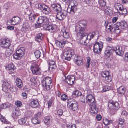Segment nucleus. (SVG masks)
I'll return each instance as SVG.
<instances>
[{"instance_id":"obj_1","label":"nucleus","mask_w":128,"mask_h":128,"mask_svg":"<svg viewBox=\"0 0 128 128\" xmlns=\"http://www.w3.org/2000/svg\"><path fill=\"white\" fill-rule=\"evenodd\" d=\"M86 26V22L84 20L80 21L75 26V31L77 32V38L80 40V42L82 44L86 45L91 38L96 34V32L90 33L88 35L84 32Z\"/></svg>"},{"instance_id":"obj_2","label":"nucleus","mask_w":128,"mask_h":128,"mask_svg":"<svg viewBox=\"0 0 128 128\" xmlns=\"http://www.w3.org/2000/svg\"><path fill=\"white\" fill-rule=\"evenodd\" d=\"M62 0L66 3H70L67 10V12L72 14H74L77 9V3L75 1L72 0Z\"/></svg>"},{"instance_id":"obj_3","label":"nucleus","mask_w":128,"mask_h":128,"mask_svg":"<svg viewBox=\"0 0 128 128\" xmlns=\"http://www.w3.org/2000/svg\"><path fill=\"white\" fill-rule=\"evenodd\" d=\"M51 78L47 77L44 78L42 80V85L45 90H49L52 88Z\"/></svg>"},{"instance_id":"obj_4","label":"nucleus","mask_w":128,"mask_h":128,"mask_svg":"<svg viewBox=\"0 0 128 128\" xmlns=\"http://www.w3.org/2000/svg\"><path fill=\"white\" fill-rule=\"evenodd\" d=\"M74 55H75L74 50H73L70 49L64 52L62 58L64 61L66 62L70 60L71 58Z\"/></svg>"},{"instance_id":"obj_5","label":"nucleus","mask_w":128,"mask_h":128,"mask_svg":"<svg viewBox=\"0 0 128 128\" xmlns=\"http://www.w3.org/2000/svg\"><path fill=\"white\" fill-rule=\"evenodd\" d=\"M113 26L114 27V29L117 31L116 33H119L120 31V28L124 29L126 28L128 26L126 22L124 21L121 22H117L116 24L114 25Z\"/></svg>"},{"instance_id":"obj_6","label":"nucleus","mask_w":128,"mask_h":128,"mask_svg":"<svg viewBox=\"0 0 128 128\" xmlns=\"http://www.w3.org/2000/svg\"><path fill=\"white\" fill-rule=\"evenodd\" d=\"M40 64L36 62L30 66V70L32 74L35 75H40L41 72V70L39 67Z\"/></svg>"},{"instance_id":"obj_7","label":"nucleus","mask_w":128,"mask_h":128,"mask_svg":"<svg viewBox=\"0 0 128 128\" xmlns=\"http://www.w3.org/2000/svg\"><path fill=\"white\" fill-rule=\"evenodd\" d=\"M108 106L110 110V112H113V114H114L116 111L120 108L118 103L116 102L113 101L109 102Z\"/></svg>"},{"instance_id":"obj_8","label":"nucleus","mask_w":128,"mask_h":128,"mask_svg":"<svg viewBox=\"0 0 128 128\" xmlns=\"http://www.w3.org/2000/svg\"><path fill=\"white\" fill-rule=\"evenodd\" d=\"M37 24L38 27L40 26L48 25L49 22L48 19L46 16H40L38 17V20Z\"/></svg>"},{"instance_id":"obj_9","label":"nucleus","mask_w":128,"mask_h":128,"mask_svg":"<svg viewBox=\"0 0 128 128\" xmlns=\"http://www.w3.org/2000/svg\"><path fill=\"white\" fill-rule=\"evenodd\" d=\"M38 8L42 10L46 14H49L50 12V10L48 6L43 4L39 3L38 4Z\"/></svg>"},{"instance_id":"obj_10","label":"nucleus","mask_w":128,"mask_h":128,"mask_svg":"<svg viewBox=\"0 0 128 128\" xmlns=\"http://www.w3.org/2000/svg\"><path fill=\"white\" fill-rule=\"evenodd\" d=\"M68 104L69 105L70 108L73 111H76L78 108V103L74 99H70L68 100Z\"/></svg>"},{"instance_id":"obj_11","label":"nucleus","mask_w":128,"mask_h":128,"mask_svg":"<svg viewBox=\"0 0 128 128\" xmlns=\"http://www.w3.org/2000/svg\"><path fill=\"white\" fill-rule=\"evenodd\" d=\"M103 44L102 42H97L94 46L93 51L95 53L98 54L100 53L103 47Z\"/></svg>"},{"instance_id":"obj_12","label":"nucleus","mask_w":128,"mask_h":128,"mask_svg":"<svg viewBox=\"0 0 128 128\" xmlns=\"http://www.w3.org/2000/svg\"><path fill=\"white\" fill-rule=\"evenodd\" d=\"M24 48H21L20 49L17 50L16 53L13 54L14 58L16 60L20 59L21 57L24 55Z\"/></svg>"},{"instance_id":"obj_13","label":"nucleus","mask_w":128,"mask_h":128,"mask_svg":"<svg viewBox=\"0 0 128 128\" xmlns=\"http://www.w3.org/2000/svg\"><path fill=\"white\" fill-rule=\"evenodd\" d=\"M102 76L105 78V80L108 82H110L112 80V78L110 75H109V72L104 71L102 72Z\"/></svg>"},{"instance_id":"obj_14","label":"nucleus","mask_w":128,"mask_h":128,"mask_svg":"<svg viewBox=\"0 0 128 128\" xmlns=\"http://www.w3.org/2000/svg\"><path fill=\"white\" fill-rule=\"evenodd\" d=\"M66 11L62 10L57 13L56 18L60 20H63L66 17Z\"/></svg>"},{"instance_id":"obj_15","label":"nucleus","mask_w":128,"mask_h":128,"mask_svg":"<svg viewBox=\"0 0 128 128\" xmlns=\"http://www.w3.org/2000/svg\"><path fill=\"white\" fill-rule=\"evenodd\" d=\"M86 99L87 102L90 105H91V104H93L96 103L94 98L91 94H88L87 95Z\"/></svg>"},{"instance_id":"obj_16","label":"nucleus","mask_w":128,"mask_h":128,"mask_svg":"<svg viewBox=\"0 0 128 128\" xmlns=\"http://www.w3.org/2000/svg\"><path fill=\"white\" fill-rule=\"evenodd\" d=\"M1 43L2 47L7 48L10 46V42L8 38H5L1 41Z\"/></svg>"},{"instance_id":"obj_17","label":"nucleus","mask_w":128,"mask_h":128,"mask_svg":"<svg viewBox=\"0 0 128 128\" xmlns=\"http://www.w3.org/2000/svg\"><path fill=\"white\" fill-rule=\"evenodd\" d=\"M113 50H114L116 54L120 56H122L124 54V51L122 50L121 47H120L119 46H117L113 48Z\"/></svg>"},{"instance_id":"obj_18","label":"nucleus","mask_w":128,"mask_h":128,"mask_svg":"<svg viewBox=\"0 0 128 128\" xmlns=\"http://www.w3.org/2000/svg\"><path fill=\"white\" fill-rule=\"evenodd\" d=\"M6 68L8 71V73L11 74L14 72L15 67L13 64H9L6 66Z\"/></svg>"},{"instance_id":"obj_19","label":"nucleus","mask_w":128,"mask_h":128,"mask_svg":"<svg viewBox=\"0 0 128 128\" xmlns=\"http://www.w3.org/2000/svg\"><path fill=\"white\" fill-rule=\"evenodd\" d=\"M10 86V83L8 80H4L3 82V84L2 85L3 91L4 92H7Z\"/></svg>"},{"instance_id":"obj_20","label":"nucleus","mask_w":128,"mask_h":128,"mask_svg":"<svg viewBox=\"0 0 128 128\" xmlns=\"http://www.w3.org/2000/svg\"><path fill=\"white\" fill-rule=\"evenodd\" d=\"M49 65V69L50 70L53 71L56 67L54 62L52 60H49L48 62Z\"/></svg>"},{"instance_id":"obj_21","label":"nucleus","mask_w":128,"mask_h":128,"mask_svg":"<svg viewBox=\"0 0 128 128\" xmlns=\"http://www.w3.org/2000/svg\"><path fill=\"white\" fill-rule=\"evenodd\" d=\"M9 21H10V22L12 24L16 25L19 24L20 22V19L18 17L14 16Z\"/></svg>"},{"instance_id":"obj_22","label":"nucleus","mask_w":128,"mask_h":128,"mask_svg":"<svg viewBox=\"0 0 128 128\" xmlns=\"http://www.w3.org/2000/svg\"><path fill=\"white\" fill-rule=\"evenodd\" d=\"M91 104V105H90L91 108L90 111L91 113L92 114H96L97 113L98 110V108H97L96 103Z\"/></svg>"},{"instance_id":"obj_23","label":"nucleus","mask_w":128,"mask_h":128,"mask_svg":"<svg viewBox=\"0 0 128 128\" xmlns=\"http://www.w3.org/2000/svg\"><path fill=\"white\" fill-rule=\"evenodd\" d=\"M61 32L64 38H67L70 37V32L68 29L66 28H64L62 29Z\"/></svg>"},{"instance_id":"obj_24","label":"nucleus","mask_w":128,"mask_h":128,"mask_svg":"<svg viewBox=\"0 0 128 128\" xmlns=\"http://www.w3.org/2000/svg\"><path fill=\"white\" fill-rule=\"evenodd\" d=\"M113 51V48L111 46H108L106 48L104 53L106 56L109 57L112 54Z\"/></svg>"},{"instance_id":"obj_25","label":"nucleus","mask_w":128,"mask_h":128,"mask_svg":"<svg viewBox=\"0 0 128 128\" xmlns=\"http://www.w3.org/2000/svg\"><path fill=\"white\" fill-rule=\"evenodd\" d=\"M21 114V112L19 110L15 109L12 115V117L14 120H16L18 118V117L20 116Z\"/></svg>"},{"instance_id":"obj_26","label":"nucleus","mask_w":128,"mask_h":128,"mask_svg":"<svg viewBox=\"0 0 128 128\" xmlns=\"http://www.w3.org/2000/svg\"><path fill=\"white\" fill-rule=\"evenodd\" d=\"M31 102L30 104V106L32 108L37 107L39 104V103L37 99H31Z\"/></svg>"},{"instance_id":"obj_27","label":"nucleus","mask_w":128,"mask_h":128,"mask_svg":"<svg viewBox=\"0 0 128 128\" xmlns=\"http://www.w3.org/2000/svg\"><path fill=\"white\" fill-rule=\"evenodd\" d=\"M54 10L56 11L57 13L62 10V8L60 5L58 4H54L51 6Z\"/></svg>"},{"instance_id":"obj_28","label":"nucleus","mask_w":128,"mask_h":128,"mask_svg":"<svg viewBox=\"0 0 128 128\" xmlns=\"http://www.w3.org/2000/svg\"><path fill=\"white\" fill-rule=\"evenodd\" d=\"M75 78L74 76H68L66 78V82L68 84L72 85L74 84Z\"/></svg>"},{"instance_id":"obj_29","label":"nucleus","mask_w":128,"mask_h":128,"mask_svg":"<svg viewBox=\"0 0 128 128\" xmlns=\"http://www.w3.org/2000/svg\"><path fill=\"white\" fill-rule=\"evenodd\" d=\"M74 59L75 62L78 65L80 66L82 64V58L81 57L79 56L75 57Z\"/></svg>"},{"instance_id":"obj_30","label":"nucleus","mask_w":128,"mask_h":128,"mask_svg":"<svg viewBox=\"0 0 128 128\" xmlns=\"http://www.w3.org/2000/svg\"><path fill=\"white\" fill-rule=\"evenodd\" d=\"M67 42L66 40H62L60 41H58L56 42V44L58 47L60 48H62L64 46V44Z\"/></svg>"},{"instance_id":"obj_31","label":"nucleus","mask_w":128,"mask_h":128,"mask_svg":"<svg viewBox=\"0 0 128 128\" xmlns=\"http://www.w3.org/2000/svg\"><path fill=\"white\" fill-rule=\"evenodd\" d=\"M30 30V26L27 23H25L23 25L22 31L24 32H28Z\"/></svg>"},{"instance_id":"obj_32","label":"nucleus","mask_w":128,"mask_h":128,"mask_svg":"<svg viewBox=\"0 0 128 128\" xmlns=\"http://www.w3.org/2000/svg\"><path fill=\"white\" fill-rule=\"evenodd\" d=\"M126 91V88L124 86H121L118 88V91L120 96H122L124 95Z\"/></svg>"},{"instance_id":"obj_33","label":"nucleus","mask_w":128,"mask_h":128,"mask_svg":"<svg viewBox=\"0 0 128 128\" xmlns=\"http://www.w3.org/2000/svg\"><path fill=\"white\" fill-rule=\"evenodd\" d=\"M16 85L19 88H22L23 86V84L22 80L19 78H18L16 80Z\"/></svg>"},{"instance_id":"obj_34","label":"nucleus","mask_w":128,"mask_h":128,"mask_svg":"<svg viewBox=\"0 0 128 128\" xmlns=\"http://www.w3.org/2000/svg\"><path fill=\"white\" fill-rule=\"evenodd\" d=\"M114 7L115 9L117 11H118V10L122 11L124 8L122 5L119 3L116 4L114 5Z\"/></svg>"},{"instance_id":"obj_35","label":"nucleus","mask_w":128,"mask_h":128,"mask_svg":"<svg viewBox=\"0 0 128 128\" xmlns=\"http://www.w3.org/2000/svg\"><path fill=\"white\" fill-rule=\"evenodd\" d=\"M44 121L47 124H50L52 121V117L50 116L46 117L44 119Z\"/></svg>"},{"instance_id":"obj_36","label":"nucleus","mask_w":128,"mask_h":128,"mask_svg":"<svg viewBox=\"0 0 128 128\" xmlns=\"http://www.w3.org/2000/svg\"><path fill=\"white\" fill-rule=\"evenodd\" d=\"M43 35L41 34H38L35 38V40L38 42H40L43 39Z\"/></svg>"},{"instance_id":"obj_37","label":"nucleus","mask_w":128,"mask_h":128,"mask_svg":"<svg viewBox=\"0 0 128 128\" xmlns=\"http://www.w3.org/2000/svg\"><path fill=\"white\" fill-rule=\"evenodd\" d=\"M46 30L51 32H54L56 30L55 27L51 25H49L48 26L47 25Z\"/></svg>"},{"instance_id":"obj_38","label":"nucleus","mask_w":128,"mask_h":128,"mask_svg":"<svg viewBox=\"0 0 128 128\" xmlns=\"http://www.w3.org/2000/svg\"><path fill=\"white\" fill-rule=\"evenodd\" d=\"M27 120L26 117H24L18 120V122L20 124H24Z\"/></svg>"},{"instance_id":"obj_39","label":"nucleus","mask_w":128,"mask_h":128,"mask_svg":"<svg viewBox=\"0 0 128 128\" xmlns=\"http://www.w3.org/2000/svg\"><path fill=\"white\" fill-rule=\"evenodd\" d=\"M12 52V51L9 48L7 49L5 52V55L7 56H10Z\"/></svg>"},{"instance_id":"obj_40","label":"nucleus","mask_w":128,"mask_h":128,"mask_svg":"<svg viewBox=\"0 0 128 128\" xmlns=\"http://www.w3.org/2000/svg\"><path fill=\"white\" fill-rule=\"evenodd\" d=\"M81 94L82 93L76 90L74 92L72 96L74 97H76L80 96Z\"/></svg>"},{"instance_id":"obj_41","label":"nucleus","mask_w":128,"mask_h":128,"mask_svg":"<svg viewBox=\"0 0 128 128\" xmlns=\"http://www.w3.org/2000/svg\"><path fill=\"white\" fill-rule=\"evenodd\" d=\"M32 122L34 124H39L40 122L38 119L34 117L32 119Z\"/></svg>"},{"instance_id":"obj_42","label":"nucleus","mask_w":128,"mask_h":128,"mask_svg":"<svg viewBox=\"0 0 128 128\" xmlns=\"http://www.w3.org/2000/svg\"><path fill=\"white\" fill-rule=\"evenodd\" d=\"M114 24H112V27H110V28H107V30H108V32H110L112 31H115V32H116V31H117L116 30V29H114L115 28L113 26V25H114Z\"/></svg>"},{"instance_id":"obj_43","label":"nucleus","mask_w":128,"mask_h":128,"mask_svg":"<svg viewBox=\"0 0 128 128\" xmlns=\"http://www.w3.org/2000/svg\"><path fill=\"white\" fill-rule=\"evenodd\" d=\"M34 55L36 57L38 58L40 57L41 53L39 50H37L34 52Z\"/></svg>"},{"instance_id":"obj_44","label":"nucleus","mask_w":128,"mask_h":128,"mask_svg":"<svg viewBox=\"0 0 128 128\" xmlns=\"http://www.w3.org/2000/svg\"><path fill=\"white\" fill-rule=\"evenodd\" d=\"M102 88V90L103 92L108 91L111 88L110 86L107 85L104 86Z\"/></svg>"},{"instance_id":"obj_45","label":"nucleus","mask_w":128,"mask_h":128,"mask_svg":"<svg viewBox=\"0 0 128 128\" xmlns=\"http://www.w3.org/2000/svg\"><path fill=\"white\" fill-rule=\"evenodd\" d=\"M103 122L104 124L108 125L111 124L112 122V121L111 120H108L107 119H105L104 120Z\"/></svg>"},{"instance_id":"obj_46","label":"nucleus","mask_w":128,"mask_h":128,"mask_svg":"<svg viewBox=\"0 0 128 128\" xmlns=\"http://www.w3.org/2000/svg\"><path fill=\"white\" fill-rule=\"evenodd\" d=\"M99 2L100 6L101 7H104L106 5V2L104 0H100Z\"/></svg>"},{"instance_id":"obj_47","label":"nucleus","mask_w":128,"mask_h":128,"mask_svg":"<svg viewBox=\"0 0 128 128\" xmlns=\"http://www.w3.org/2000/svg\"><path fill=\"white\" fill-rule=\"evenodd\" d=\"M36 15L34 14H32L29 16V19L32 21H34L36 18Z\"/></svg>"},{"instance_id":"obj_48","label":"nucleus","mask_w":128,"mask_h":128,"mask_svg":"<svg viewBox=\"0 0 128 128\" xmlns=\"http://www.w3.org/2000/svg\"><path fill=\"white\" fill-rule=\"evenodd\" d=\"M8 90H10V92H15L16 90V89L15 87H11L10 85V87L8 88Z\"/></svg>"},{"instance_id":"obj_49","label":"nucleus","mask_w":128,"mask_h":128,"mask_svg":"<svg viewBox=\"0 0 128 128\" xmlns=\"http://www.w3.org/2000/svg\"><path fill=\"white\" fill-rule=\"evenodd\" d=\"M119 123L120 124H122L125 121L124 119V118L122 116H120L119 119Z\"/></svg>"},{"instance_id":"obj_50","label":"nucleus","mask_w":128,"mask_h":128,"mask_svg":"<svg viewBox=\"0 0 128 128\" xmlns=\"http://www.w3.org/2000/svg\"><path fill=\"white\" fill-rule=\"evenodd\" d=\"M67 96L65 94H63L61 95V98L62 100H66L67 98Z\"/></svg>"},{"instance_id":"obj_51","label":"nucleus","mask_w":128,"mask_h":128,"mask_svg":"<svg viewBox=\"0 0 128 128\" xmlns=\"http://www.w3.org/2000/svg\"><path fill=\"white\" fill-rule=\"evenodd\" d=\"M8 105L6 104H4L0 106V108L1 110L2 109H5L7 107H8Z\"/></svg>"},{"instance_id":"obj_52","label":"nucleus","mask_w":128,"mask_h":128,"mask_svg":"<svg viewBox=\"0 0 128 128\" xmlns=\"http://www.w3.org/2000/svg\"><path fill=\"white\" fill-rule=\"evenodd\" d=\"M128 114L127 112H126L125 110H123L122 111L121 113V116H126Z\"/></svg>"},{"instance_id":"obj_53","label":"nucleus","mask_w":128,"mask_h":128,"mask_svg":"<svg viewBox=\"0 0 128 128\" xmlns=\"http://www.w3.org/2000/svg\"><path fill=\"white\" fill-rule=\"evenodd\" d=\"M16 105L18 107H20L22 105L21 102L19 101H18L15 102Z\"/></svg>"},{"instance_id":"obj_54","label":"nucleus","mask_w":128,"mask_h":128,"mask_svg":"<svg viewBox=\"0 0 128 128\" xmlns=\"http://www.w3.org/2000/svg\"><path fill=\"white\" fill-rule=\"evenodd\" d=\"M0 119L2 122H5L6 119L1 114H0Z\"/></svg>"},{"instance_id":"obj_55","label":"nucleus","mask_w":128,"mask_h":128,"mask_svg":"<svg viewBox=\"0 0 128 128\" xmlns=\"http://www.w3.org/2000/svg\"><path fill=\"white\" fill-rule=\"evenodd\" d=\"M90 59V57L88 58L87 59V62L86 63V66L88 68L89 67Z\"/></svg>"},{"instance_id":"obj_56","label":"nucleus","mask_w":128,"mask_h":128,"mask_svg":"<svg viewBox=\"0 0 128 128\" xmlns=\"http://www.w3.org/2000/svg\"><path fill=\"white\" fill-rule=\"evenodd\" d=\"M63 113V111L61 109L59 110L57 112V114L58 115L60 116L62 115V114Z\"/></svg>"},{"instance_id":"obj_57","label":"nucleus","mask_w":128,"mask_h":128,"mask_svg":"<svg viewBox=\"0 0 128 128\" xmlns=\"http://www.w3.org/2000/svg\"><path fill=\"white\" fill-rule=\"evenodd\" d=\"M124 60L126 62L128 61V52H126L125 54Z\"/></svg>"},{"instance_id":"obj_58","label":"nucleus","mask_w":128,"mask_h":128,"mask_svg":"<svg viewBox=\"0 0 128 128\" xmlns=\"http://www.w3.org/2000/svg\"><path fill=\"white\" fill-rule=\"evenodd\" d=\"M118 19V18L117 17H114L112 20V22L113 24H116V23H115L116 21H117Z\"/></svg>"},{"instance_id":"obj_59","label":"nucleus","mask_w":128,"mask_h":128,"mask_svg":"<svg viewBox=\"0 0 128 128\" xmlns=\"http://www.w3.org/2000/svg\"><path fill=\"white\" fill-rule=\"evenodd\" d=\"M27 94L25 92H23L22 94V95L24 99H26L27 98Z\"/></svg>"},{"instance_id":"obj_60","label":"nucleus","mask_w":128,"mask_h":128,"mask_svg":"<svg viewBox=\"0 0 128 128\" xmlns=\"http://www.w3.org/2000/svg\"><path fill=\"white\" fill-rule=\"evenodd\" d=\"M80 100L82 102H84V98L83 95L81 96L80 98Z\"/></svg>"},{"instance_id":"obj_61","label":"nucleus","mask_w":128,"mask_h":128,"mask_svg":"<svg viewBox=\"0 0 128 128\" xmlns=\"http://www.w3.org/2000/svg\"><path fill=\"white\" fill-rule=\"evenodd\" d=\"M41 113L40 112H39L37 114H35V116L34 117L36 118H38L41 115Z\"/></svg>"},{"instance_id":"obj_62","label":"nucleus","mask_w":128,"mask_h":128,"mask_svg":"<svg viewBox=\"0 0 128 128\" xmlns=\"http://www.w3.org/2000/svg\"><path fill=\"white\" fill-rule=\"evenodd\" d=\"M101 116L100 114H98L96 115V118L98 120L100 121L101 119Z\"/></svg>"},{"instance_id":"obj_63","label":"nucleus","mask_w":128,"mask_h":128,"mask_svg":"<svg viewBox=\"0 0 128 128\" xmlns=\"http://www.w3.org/2000/svg\"><path fill=\"white\" fill-rule=\"evenodd\" d=\"M36 80V78H34V77H32V78H30V81L31 82H35Z\"/></svg>"},{"instance_id":"obj_64","label":"nucleus","mask_w":128,"mask_h":128,"mask_svg":"<svg viewBox=\"0 0 128 128\" xmlns=\"http://www.w3.org/2000/svg\"><path fill=\"white\" fill-rule=\"evenodd\" d=\"M67 128H76L75 125L74 124L67 126Z\"/></svg>"}]
</instances>
